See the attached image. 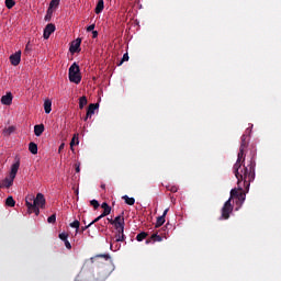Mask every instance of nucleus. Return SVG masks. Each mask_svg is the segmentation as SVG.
Here are the masks:
<instances>
[{
	"instance_id": "obj_1",
	"label": "nucleus",
	"mask_w": 281,
	"mask_h": 281,
	"mask_svg": "<svg viewBox=\"0 0 281 281\" xmlns=\"http://www.w3.org/2000/svg\"><path fill=\"white\" fill-rule=\"evenodd\" d=\"M249 142H247V135L241 136V143L239 153L237 154V160L233 166V172L237 181H244L245 188H249L251 182L256 179V159H250L249 164L245 165V150H247Z\"/></svg>"
},
{
	"instance_id": "obj_2",
	"label": "nucleus",
	"mask_w": 281,
	"mask_h": 281,
	"mask_svg": "<svg viewBox=\"0 0 281 281\" xmlns=\"http://www.w3.org/2000/svg\"><path fill=\"white\" fill-rule=\"evenodd\" d=\"M88 269H95L88 278L89 281H104L115 271V266L110 254H100L85 261L81 271H88Z\"/></svg>"
},
{
	"instance_id": "obj_3",
	"label": "nucleus",
	"mask_w": 281,
	"mask_h": 281,
	"mask_svg": "<svg viewBox=\"0 0 281 281\" xmlns=\"http://www.w3.org/2000/svg\"><path fill=\"white\" fill-rule=\"evenodd\" d=\"M237 186L238 188L232 189L231 190V196L229 199L224 203L223 207H222V218L224 221H227V218H229V214H232V212H234V205H232V200L236 199V203L237 205H243V203H245V199L247 196V194L243 191V188H245V190H249V187H245V181H240L237 180Z\"/></svg>"
},
{
	"instance_id": "obj_4",
	"label": "nucleus",
	"mask_w": 281,
	"mask_h": 281,
	"mask_svg": "<svg viewBox=\"0 0 281 281\" xmlns=\"http://www.w3.org/2000/svg\"><path fill=\"white\" fill-rule=\"evenodd\" d=\"M68 78L75 85H80L82 81V75L80 74V66L74 63L68 69Z\"/></svg>"
},
{
	"instance_id": "obj_5",
	"label": "nucleus",
	"mask_w": 281,
	"mask_h": 281,
	"mask_svg": "<svg viewBox=\"0 0 281 281\" xmlns=\"http://www.w3.org/2000/svg\"><path fill=\"white\" fill-rule=\"evenodd\" d=\"M45 203H46L45 195H43V193H37L33 202L32 214H35V216H38L41 214V210L38 207L43 210V207H45Z\"/></svg>"
},
{
	"instance_id": "obj_6",
	"label": "nucleus",
	"mask_w": 281,
	"mask_h": 281,
	"mask_svg": "<svg viewBox=\"0 0 281 281\" xmlns=\"http://www.w3.org/2000/svg\"><path fill=\"white\" fill-rule=\"evenodd\" d=\"M54 32H56V25H54L53 23L47 24L44 29V38L47 41V38H49V36L54 34Z\"/></svg>"
},
{
	"instance_id": "obj_7",
	"label": "nucleus",
	"mask_w": 281,
	"mask_h": 281,
	"mask_svg": "<svg viewBox=\"0 0 281 281\" xmlns=\"http://www.w3.org/2000/svg\"><path fill=\"white\" fill-rule=\"evenodd\" d=\"M99 106H100V104H98V103H91V104L88 106L86 117L83 119L85 122H87V121L89 120V117H91V115H94V114H95V110H97Z\"/></svg>"
},
{
	"instance_id": "obj_8",
	"label": "nucleus",
	"mask_w": 281,
	"mask_h": 281,
	"mask_svg": "<svg viewBox=\"0 0 281 281\" xmlns=\"http://www.w3.org/2000/svg\"><path fill=\"white\" fill-rule=\"evenodd\" d=\"M9 58L13 67L19 66L21 64V50L16 52L15 54H12Z\"/></svg>"
},
{
	"instance_id": "obj_9",
	"label": "nucleus",
	"mask_w": 281,
	"mask_h": 281,
	"mask_svg": "<svg viewBox=\"0 0 281 281\" xmlns=\"http://www.w3.org/2000/svg\"><path fill=\"white\" fill-rule=\"evenodd\" d=\"M82 43V40L77 38L76 41H74L70 45L69 52L71 54H76L78 52H80V44Z\"/></svg>"
},
{
	"instance_id": "obj_10",
	"label": "nucleus",
	"mask_w": 281,
	"mask_h": 281,
	"mask_svg": "<svg viewBox=\"0 0 281 281\" xmlns=\"http://www.w3.org/2000/svg\"><path fill=\"white\" fill-rule=\"evenodd\" d=\"M13 184H14V178L9 176V177L4 178L2 181H0V189L1 188H12Z\"/></svg>"
},
{
	"instance_id": "obj_11",
	"label": "nucleus",
	"mask_w": 281,
	"mask_h": 281,
	"mask_svg": "<svg viewBox=\"0 0 281 281\" xmlns=\"http://www.w3.org/2000/svg\"><path fill=\"white\" fill-rule=\"evenodd\" d=\"M34 195H27L26 199H25V205L27 207V213L29 214H32V209L34 207Z\"/></svg>"
},
{
	"instance_id": "obj_12",
	"label": "nucleus",
	"mask_w": 281,
	"mask_h": 281,
	"mask_svg": "<svg viewBox=\"0 0 281 281\" xmlns=\"http://www.w3.org/2000/svg\"><path fill=\"white\" fill-rule=\"evenodd\" d=\"M60 5V0H52L47 9V14H54V10Z\"/></svg>"
},
{
	"instance_id": "obj_13",
	"label": "nucleus",
	"mask_w": 281,
	"mask_h": 281,
	"mask_svg": "<svg viewBox=\"0 0 281 281\" xmlns=\"http://www.w3.org/2000/svg\"><path fill=\"white\" fill-rule=\"evenodd\" d=\"M1 103L5 106H10V104H12V92H8L5 95H2Z\"/></svg>"
},
{
	"instance_id": "obj_14",
	"label": "nucleus",
	"mask_w": 281,
	"mask_h": 281,
	"mask_svg": "<svg viewBox=\"0 0 281 281\" xmlns=\"http://www.w3.org/2000/svg\"><path fill=\"white\" fill-rule=\"evenodd\" d=\"M164 237L158 234H153L149 239L146 240V245H150V243H161Z\"/></svg>"
},
{
	"instance_id": "obj_15",
	"label": "nucleus",
	"mask_w": 281,
	"mask_h": 281,
	"mask_svg": "<svg viewBox=\"0 0 281 281\" xmlns=\"http://www.w3.org/2000/svg\"><path fill=\"white\" fill-rule=\"evenodd\" d=\"M45 133V125L43 124H37L34 126V134L36 137H41Z\"/></svg>"
},
{
	"instance_id": "obj_16",
	"label": "nucleus",
	"mask_w": 281,
	"mask_h": 281,
	"mask_svg": "<svg viewBox=\"0 0 281 281\" xmlns=\"http://www.w3.org/2000/svg\"><path fill=\"white\" fill-rule=\"evenodd\" d=\"M20 166L21 164L19 161L13 164L9 177H11L12 179H16V172H19Z\"/></svg>"
},
{
	"instance_id": "obj_17",
	"label": "nucleus",
	"mask_w": 281,
	"mask_h": 281,
	"mask_svg": "<svg viewBox=\"0 0 281 281\" xmlns=\"http://www.w3.org/2000/svg\"><path fill=\"white\" fill-rule=\"evenodd\" d=\"M124 240H126V237L124 236V232L117 233V231H116L114 241L111 244V247H113V245H115V243H124Z\"/></svg>"
},
{
	"instance_id": "obj_18",
	"label": "nucleus",
	"mask_w": 281,
	"mask_h": 281,
	"mask_svg": "<svg viewBox=\"0 0 281 281\" xmlns=\"http://www.w3.org/2000/svg\"><path fill=\"white\" fill-rule=\"evenodd\" d=\"M29 150L32 155H38V145H36L34 142H31L29 144Z\"/></svg>"
},
{
	"instance_id": "obj_19",
	"label": "nucleus",
	"mask_w": 281,
	"mask_h": 281,
	"mask_svg": "<svg viewBox=\"0 0 281 281\" xmlns=\"http://www.w3.org/2000/svg\"><path fill=\"white\" fill-rule=\"evenodd\" d=\"M101 207L103 210V214H101V216H109V214H111V207L109 206V203L103 202Z\"/></svg>"
},
{
	"instance_id": "obj_20",
	"label": "nucleus",
	"mask_w": 281,
	"mask_h": 281,
	"mask_svg": "<svg viewBox=\"0 0 281 281\" xmlns=\"http://www.w3.org/2000/svg\"><path fill=\"white\" fill-rule=\"evenodd\" d=\"M102 10H104V0H99L94 9V12L95 14H101Z\"/></svg>"
},
{
	"instance_id": "obj_21",
	"label": "nucleus",
	"mask_w": 281,
	"mask_h": 281,
	"mask_svg": "<svg viewBox=\"0 0 281 281\" xmlns=\"http://www.w3.org/2000/svg\"><path fill=\"white\" fill-rule=\"evenodd\" d=\"M114 226V228L116 229L117 234H123L124 232V222H119V223H114L112 224Z\"/></svg>"
},
{
	"instance_id": "obj_22",
	"label": "nucleus",
	"mask_w": 281,
	"mask_h": 281,
	"mask_svg": "<svg viewBox=\"0 0 281 281\" xmlns=\"http://www.w3.org/2000/svg\"><path fill=\"white\" fill-rule=\"evenodd\" d=\"M44 110H45V113L47 114L52 113V100L49 99L45 100Z\"/></svg>"
},
{
	"instance_id": "obj_23",
	"label": "nucleus",
	"mask_w": 281,
	"mask_h": 281,
	"mask_svg": "<svg viewBox=\"0 0 281 281\" xmlns=\"http://www.w3.org/2000/svg\"><path fill=\"white\" fill-rule=\"evenodd\" d=\"M5 205L8 207H14V205H16V201H14V198H12V195L7 198Z\"/></svg>"
},
{
	"instance_id": "obj_24",
	"label": "nucleus",
	"mask_w": 281,
	"mask_h": 281,
	"mask_svg": "<svg viewBox=\"0 0 281 281\" xmlns=\"http://www.w3.org/2000/svg\"><path fill=\"white\" fill-rule=\"evenodd\" d=\"M123 201H125L126 205H135V198H128V195L122 196Z\"/></svg>"
},
{
	"instance_id": "obj_25",
	"label": "nucleus",
	"mask_w": 281,
	"mask_h": 281,
	"mask_svg": "<svg viewBox=\"0 0 281 281\" xmlns=\"http://www.w3.org/2000/svg\"><path fill=\"white\" fill-rule=\"evenodd\" d=\"M164 223H166V217L164 215H160L157 217L155 227L156 228L161 227V225H164Z\"/></svg>"
},
{
	"instance_id": "obj_26",
	"label": "nucleus",
	"mask_w": 281,
	"mask_h": 281,
	"mask_svg": "<svg viewBox=\"0 0 281 281\" xmlns=\"http://www.w3.org/2000/svg\"><path fill=\"white\" fill-rule=\"evenodd\" d=\"M76 144H77V145L80 144V140L78 139V134H74V136H72V139H71V142H70V148H71V150H74V146H76Z\"/></svg>"
},
{
	"instance_id": "obj_27",
	"label": "nucleus",
	"mask_w": 281,
	"mask_h": 281,
	"mask_svg": "<svg viewBox=\"0 0 281 281\" xmlns=\"http://www.w3.org/2000/svg\"><path fill=\"white\" fill-rule=\"evenodd\" d=\"M88 101H87V97H80L79 99V109H85V106H87Z\"/></svg>"
},
{
	"instance_id": "obj_28",
	"label": "nucleus",
	"mask_w": 281,
	"mask_h": 281,
	"mask_svg": "<svg viewBox=\"0 0 281 281\" xmlns=\"http://www.w3.org/2000/svg\"><path fill=\"white\" fill-rule=\"evenodd\" d=\"M147 237H148V233L142 232V233H139V234L136 236V240H137L138 243H142V240H145V238H147Z\"/></svg>"
},
{
	"instance_id": "obj_29",
	"label": "nucleus",
	"mask_w": 281,
	"mask_h": 281,
	"mask_svg": "<svg viewBox=\"0 0 281 281\" xmlns=\"http://www.w3.org/2000/svg\"><path fill=\"white\" fill-rule=\"evenodd\" d=\"M70 227L76 229V232L78 233V231L80 229V221L78 220L74 221L72 223H70Z\"/></svg>"
},
{
	"instance_id": "obj_30",
	"label": "nucleus",
	"mask_w": 281,
	"mask_h": 281,
	"mask_svg": "<svg viewBox=\"0 0 281 281\" xmlns=\"http://www.w3.org/2000/svg\"><path fill=\"white\" fill-rule=\"evenodd\" d=\"M13 5H16V2L14 0H5V7L8 10H12Z\"/></svg>"
},
{
	"instance_id": "obj_31",
	"label": "nucleus",
	"mask_w": 281,
	"mask_h": 281,
	"mask_svg": "<svg viewBox=\"0 0 281 281\" xmlns=\"http://www.w3.org/2000/svg\"><path fill=\"white\" fill-rule=\"evenodd\" d=\"M128 58H130V57H128V53H125V54L123 55L121 61L117 64V66L120 67V66L124 65V63H128Z\"/></svg>"
},
{
	"instance_id": "obj_32",
	"label": "nucleus",
	"mask_w": 281,
	"mask_h": 281,
	"mask_svg": "<svg viewBox=\"0 0 281 281\" xmlns=\"http://www.w3.org/2000/svg\"><path fill=\"white\" fill-rule=\"evenodd\" d=\"M16 131V127L14 126H9L7 130H4V135H12Z\"/></svg>"
},
{
	"instance_id": "obj_33",
	"label": "nucleus",
	"mask_w": 281,
	"mask_h": 281,
	"mask_svg": "<svg viewBox=\"0 0 281 281\" xmlns=\"http://www.w3.org/2000/svg\"><path fill=\"white\" fill-rule=\"evenodd\" d=\"M115 223H124V216L122 215H117L114 221H111V224H115Z\"/></svg>"
},
{
	"instance_id": "obj_34",
	"label": "nucleus",
	"mask_w": 281,
	"mask_h": 281,
	"mask_svg": "<svg viewBox=\"0 0 281 281\" xmlns=\"http://www.w3.org/2000/svg\"><path fill=\"white\" fill-rule=\"evenodd\" d=\"M90 205H92L94 210H98V207H100V202H98V200H91Z\"/></svg>"
},
{
	"instance_id": "obj_35",
	"label": "nucleus",
	"mask_w": 281,
	"mask_h": 281,
	"mask_svg": "<svg viewBox=\"0 0 281 281\" xmlns=\"http://www.w3.org/2000/svg\"><path fill=\"white\" fill-rule=\"evenodd\" d=\"M68 238H69V234H67V233H60V234H59V239H60V240L65 241V240H67Z\"/></svg>"
},
{
	"instance_id": "obj_36",
	"label": "nucleus",
	"mask_w": 281,
	"mask_h": 281,
	"mask_svg": "<svg viewBox=\"0 0 281 281\" xmlns=\"http://www.w3.org/2000/svg\"><path fill=\"white\" fill-rule=\"evenodd\" d=\"M30 52H32V44H30V42L26 44L25 46V50L24 54H30Z\"/></svg>"
},
{
	"instance_id": "obj_37",
	"label": "nucleus",
	"mask_w": 281,
	"mask_h": 281,
	"mask_svg": "<svg viewBox=\"0 0 281 281\" xmlns=\"http://www.w3.org/2000/svg\"><path fill=\"white\" fill-rule=\"evenodd\" d=\"M47 223H56V214L50 215V216L47 218Z\"/></svg>"
},
{
	"instance_id": "obj_38",
	"label": "nucleus",
	"mask_w": 281,
	"mask_h": 281,
	"mask_svg": "<svg viewBox=\"0 0 281 281\" xmlns=\"http://www.w3.org/2000/svg\"><path fill=\"white\" fill-rule=\"evenodd\" d=\"M66 249H71V243H69V239L64 240Z\"/></svg>"
},
{
	"instance_id": "obj_39",
	"label": "nucleus",
	"mask_w": 281,
	"mask_h": 281,
	"mask_svg": "<svg viewBox=\"0 0 281 281\" xmlns=\"http://www.w3.org/2000/svg\"><path fill=\"white\" fill-rule=\"evenodd\" d=\"M102 218H104V216L99 215L97 218H94V220L91 222L92 225L95 224V223H98L99 221H102Z\"/></svg>"
},
{
	"instance_id": "obj_40",
	"label": "nucleus",
	"mask_w": 281,
	"mask_h": 281,
	"mask_svg": "<svg viewBox=\"0 0 281 281\" xmlns=\"http://www.w3.org/2000/svg\"><path fill=\"white\" fill-rule=\"evenodd\" d=\"M95 30V24H91L87 27V32H93Z\"/></svg>"
},
{
	"instance_id": "obj_41",
	"label": "nucleus",
	"mask_w": 281,
	"mask_h": 281,
	"mask_svg": "<svg viewBox=\"0 0 281 281\" xmlns=\"http://www.w3.org/2000/svg\"><path fill=\"white\" fill-rule=\"evenodd\" d=\"M91 225H93V223H90L87 226H82L81 232H87V229H89V227H91Z\"/></svg>"
},
{
	"instance_id": "obj_42",
	"label": "nucleus",
	"mask_w": 281,
	"mask_h": 281,
	"mask_svg": "<svg viewBox=\"0 0 281 281\" xmlns=\"http://www.w3.org/2000/svg\"><path fill=\"white\" fill-rule=\"evenodd\" d=\"M92 37L98 38V31H92Z\"/></svg>"
},
{
	"instance_id": "obj_43",
	"label": "nucleus",
	"mask_w": 281,
	"mask_h": 281,
	"mask_svg": "<svg viewBox=\"0 0 281 281\" xmlns=\"http://www.w3.org/2000/svg\"><path fill=\"white\" fill-rule=\"evenodd\" d=\"M169 210H170V209H166V210L164 211L162 216H164L165 218H166V216H167Z\"/></svg>"
},
{
	"instance_id": "obj_44",
	"label": "nucleus",
	"mask_w": 281,
	"mask_h": 281,
	"mask_svg": "<svg viewBox=\"0 0 281 281\" xmlns=\"http://www.w3.org/2000/svg\"><path fill=\"white\" fill-rule=\"evenodd\" d=\"M76 172H80V165L76 164Z\"/></svg>"
},
{
	"instance_id": "obj_45",
	"label": "nucleus",
	"mask_w": 281,
	"mask_h": 281,
	"mask_svg": "<svg viewBox=\"0 0 281 281\" xmlns=\"http://www.w3.org/2000/svg\"><path fill=\"white\" fill-rule=\"evenodd\" d=\"M101 189L102 190H106V184L105 183H101Z\"/></svg>"
},
{
	"instance_id": "obj_46",
	"label": "nucleus",
	"mask_w": 281,
	"mask_h": 281,
	"mask_svg": "<svg viewBox=\"0 0 281 281\" xmlns=\"http://www.w3.org/2000/svg\"><path fill=\"white\" fill-rule=\"evenodd\" d=\"M170 192H177V187H172V188L170 189Z\"/></svg>"
},
{
	"instance_id": "obj_47",
	"label": "nucleus",
	"mask_w": 281,
	"mask_h": 281,
	"mask_svg": "<svg viewBox=\"0 0 281 281\" xmlns=\"http://www.w3.org/2000/svg\"><path fill=\"white\" fill-rule=\"evenodd\" d=\"M50 16H52V14H46L45 21H48Z\"/></svg>"
},
{
	"instance_id": "obj_48",
	"label": "nucleus",
	"mask_w": 281,
	"mask_h": 281,
	"mask_svg": "<svg viewBox=\"0 0 281 281\" xmlns=\"http://www.w3.org/2000/svg\"><path fill=\"white\" fill-rule=\"evenodd\" d=\"M65 148V144H61L60 146H59V150H63Z\"/></svg>"
},
{
	"instance_id": "obj_49",
	"label": "nucleus",
	"mask_w": 281,
	"mask_h": 281,
	"mask_svg": "<svg viewBox=\"0 0 281 281\" xmlns=\"http://www.w3.org/2000/svg\"><path fill=\"white\" fill-rule=\"evenodd\" d=\"M109 223L111 224V221H114L113 218H108Z\"/></svg>"
},
{
	"instance_id": "obj_50",
	"label": "nucleus",
	"mask_w": 281,
	"mask_h": 281,
	"mask_svg": "<svg viewBox=\"0 0 281 281\" xmlns=\"http://www.w3.org/2000/svg\"><path fill=\"white\" fill-rule=\"evenodd\" d=\"M120 247H121V246H117V245H116L115 249H120Z\"/></svg>"
}]
</instances>
